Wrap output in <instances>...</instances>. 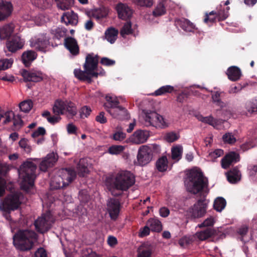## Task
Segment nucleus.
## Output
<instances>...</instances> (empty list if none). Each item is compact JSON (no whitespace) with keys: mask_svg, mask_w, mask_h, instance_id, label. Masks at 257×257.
I'll return each instance as SVG.
<instances>
[{"mask_svg":"<svg viewBox=\"0 0 257 257\" xmlns=\"http://www.w3.org/2000/svg\"><path fill=\"white\" fill-rule=\"evenodd\" d=\"M185 185L189 193L198 195L203 199L207 196L208 193L205 190L207 187V179L199 168H194L189 171Z\"/></svg>","mask_w":257,"mask_h":257,"instance_id":"f257e3e1","label":"nucleus"},{"mask_svg":"<svg viewBox=\"0 0 257 257\" xmlns=\"http://www.w3.org/2000/svg\"><path fill=\"white\" fill-rule=\"evenodd\" d=\"M135 183L134 175L130 171H121L115 176H108L105 180V185L108 190L114 196H118L121 193H117L116 190L125 191L127 190Z\"/></svg>","mask_w":257,"mask_h":257,"instance_id":"f03ea898","label":"nucleus"},{"mask_svg":"<svg viewBox=\"0 0 257 257\" xmlns=\"http://www.w3.org/2000/svg\"><path fill=\"white\" fill-rule=\"evenodd\" d=\"M98 63L97 56H94L93 54H88L83 66L84 70L75 69L74 70L75 77L81 81H86L88 83H91L93 77L97 78L99 75H103L105 73L104 71L100 73L97 72Z\"/></svg>","mask_w":257,"mask_h":257,"instance_id":"7ed1b4c3","label":"nucleus"},{"mask_svg":"<svg viewBox=\"0 0 257 257\" xmlns=\"http://www.w3.org/2000/svg\"><path fill=\"white\" fill-rule=\"evenodd\" d=\"M36 169L37 166L31 161H26L20 166L19 172L22 178L21 186L22 190L28 192L33 188Z\"/></svg>","mask_w":257,"mask_h":257,"instance_id":"20e7f679","label":"nucleus"},{"mask_svg":"<svg viewBox=\"0 0 257 257\" xmlns=\"http://www.w3.org/2000/svg\"><path fill=\"white\" fill-rule=\"evenodd\" d=\"M37 238V234L33 230L20 229L13 236L15 246L21 250H30L33 245V240Z\"/></svg>","mask_w":257,"mask_h":257,"instance_id":"39448f33","label":"nucleus"},{"mask_svg":"<svg viewBox=\"0 0 257 257\" xmlns=\"http://www.w3.org/2000/svg\"><path fill=\"white\" fill-rule=\"evenodd\" d=\"M60 174L55 176L51 180L50 185L52 189H59L67 187L76 176L75 171L70 168L62 169Z\"/></svg>","mask_w":257,"mask_h":257,"instance_id":"423d86ee","label":"nucleus"},{"mask_svg":"<svg viewBox=\"0 0 257 257\" xmlns=\"http://www.w3.org/2000/svg\"><path fill=\"white\" fill-rule=\"evenodd\" d=\"M55 219L50 211H47L34 221L36 230L39 233L47 232L52 227Z\"/></svg>","mask_w":257,"mask_h":257,"instance_id":"0eeeda50","label":"nucleus"},{"mask_svg":"<svg viewBox=\"0 0 257 257\" xmlns=\"http://www.w3.org/2000/svg\"><path fill=\"white\" fill-rule=\"evenodd\" d=\"M53 112L57 114H64L65 111L71 116H75L77 114V110L75 104L68 100L63 101L61 99H57L54 102L52 107Z\"/></svg>","mask_w":257,"mask_h":257,"instance_id":"6e6552de","label":"nucleus"},{"mask_svg":"<svg viewBox=\"0 0 257 257\" xmlns=\"http://www.w3.org/2000/svg\"><path fill=\"white\" fill-rule=\"evenodd\" d=\"M144 120L146 126H152L156 128H164L166 126L163 116L155 111H150L146 112Z\"/></svg>","mask_w":257,"mask_h":257,"instance_id":"1a4fd4ad","label":"nucleus"},{"mask_svg":"<svg viewBox=\"0 0 257 257\" xmlns=\"http://www.w3.org/2000/svg\"><path fill=\"white\" fill-rule=\"evenodd\" d=\"M22 202L20 200V194L17 193L8 195L3 203V210L7 213L19 208Z\"/></svg>","mask_w":257,"mask_h":257,"instance_id":"9d476101","label":"nucleus"},{"mask_svg":"<svg viewBox=\"0 0 257 257\" xmlns=\"http://www.w3.org/2000/svg\"><path fill=\"white\" fill-rule=\"evenodd\" d=\"M106 209L109 217L112 220L115 221L120 213L121 204L118 199L109 198L106 203Z\"/></svg>","mask_w":257,"mask_h":257,"instance_id":"9b49d317","label":"nucleus"},{"mask_svg":"<svg viewBox=\"0 0 257 257\" xmlns=\"http://www.w3.org/2000/svg\"><path fill=\"white\" fill-rule=\"evenodd\" d=\"M152 158L153 151L151 148L147 146H142L140 148L137 155V160L140 165L148 164Z\"/></svg>","mask_w":257,"mask_h":257,"instance_id":"f8f14e48","label":"nucleus"},{"mask_svg":"<svg viewBox=\"0 0 257 257\" xmlns=\"http://www.w3.org/2000/svg\"><path fill=\"white\" fill-rule=\"evenodd\" d=\"M21 73L26 82H38L41 81L44 78L43 74L41 71L36 70L28 71L23 69Z\"/></svg>","mask_w":257,"mask_h":257,"instance_id":"ddd939ff","label":"nucleus"},{"mask_svg":"<svg viewBox=\"0 0 257 257\" xmlns=\"http://www.w3.org/2000/svg\"><path fill=\"white\" fill-rule=\"evenodd\" d=\"M205 199L200 197L197 203L189 209V213L194 218H199L204 215L206 212V204L204 202Z\"/></svg>","mask_w":257,"mask_h":257,"instance_id":"4468645a","label":"nucleus"},{"mask_svg":"<svg viewBox=\"0 0 257 257\" xmlns=\"http://www.w3.org/2000/svg\"><path fill=\"white\" fill-rule=\"evenodd\" d=\"M49 44V40L45 35H40L38 38H35L31 41V46L32 47L42 52L46 51V49Z\"/></svg>","mask_w":257,"mask_h":257,"instance_id":"2eb2a0df","label":"nucleus"},{"mask_svg":"<svg viewBox=\"0 0 257 257\" xmlns=\"http://www.w3.org/2000/svg\"><path fill=\"white\" fill-rule=\"evenodd\" d=\"M13 6L11 2H0V22L7 20L12 14Z\"/></svg>","mask_w":257,"mask_h":257,"instance_id":"dca6fc26","label":"nucleus"},{"mask_svg":"<svg viewBox=\"0 0 257 257\" xmlns=\"http://www.w3.org/2000/svg\"><path fill=\"white\" fill-rule=\"evenodd\" d=\"M24 42V40L22 39L19 36H15L11 40L7 42L6 46L9 51L14 53L23 48Z\"/></svg>","mask_w":257,"mask_h":257,"instance_id":"f3484780","label":"nucleus"},{"mask_svg":"<svg viewBox=\"0 0 257 257\" xmlns=\"http://www.w3.org/2000/svg\"><path fill=\"white\" fill-rule=\"evenodd\" d=\"M57 161V158L54 153H50L44 158L40 164V169L43 172H46L48 168L52 167Z\"/></svg>","mask_w":257,"mask_h":257,"instance_id":"a211bd4d","label":"nucleus"},{"mask_svg":"<svg viewBox=\"0 0 257 257\" xmlns=\"http://www.w3.org/2000/svg\"><path fill=\"white\" fill-rule=\"evenodd\" d=\"M149 137V133L144 130H137L130 137V141L136 144L145 143Z\"/></svg>","mask_w":257,"mask_h":257,"instance_id":"6ab92c4d","label":"nucleus"},{"mask_svg":"<svg viewBox=\"0 0 257 257\" xmlns=\"http://www.w3.org/2000/svg\"><path fill=\"white\" fill-rule=\"evenodd\" d=\"M118 17L124 20L130 19L132 15L133 12L130 7L127 5L119 3L116 7Z\"/></svg>","mask_w":257,"mask_h":257,"instance_id":"aec40b11","label":"nucleus"},{"mask_svg":"<svg viewBox=\"0 0 257 257\" xmlns=\"http://www.w3.org/2000/svg\"><path fill=\"white\" fill-rule=\"evenodd\" d=\"M239 160V155L234 152H231L227 154L221 160V166L224 169H227L234 163Z\"/></svg>","mask_w":257,"mask_h":257,"instance_id":"412c9836","label":"nucleus"},{"mask_svg":"<svg viewBox=\"0 0 257 257\" xmlns=\"http://www.w3.org/2000/svg\"><path fill=\"white\" fill-rule=\"evenodd\" d=\"M199 228L206 227L200 231L197 232L194 237L198 238L199 240L203 241L209 238V218H206L205 221L198 225Z\"/></svg>","mask_w":257,"mask_h":257,"instance_id":"4be33fe9","label":"nucleus"},{"mask_svg":"<svg viewBox=\"0 0 257 257\" xmlns=\"http://www.w3.org/2000/svg\"><path fill=\"white\" fill-rule=\"evenodd\" d=\"M64 45L72 54L73 55L78 54L79 49L75 39L71 37L66 38L64 39Z\"/></svg>","mask_w":257,"mask_h":257,"instance_id":"5701e85b","label":"nucleus"},{"mask_svg":"<svg viewBox=\"0 0 257 257\" xmlns=\"http://www.w3.org/2000/svg\"><path fill=\"white\" fill-rule=\"evenodd\" d=\"M106 102L104 103V107L106 111L113 110L119 106V102L115 96L109 94L105 96Z\"/></svg>","mask_w":257,"mask_h":257,"instance_id":"b1692460","label":"nucleus"},{"mask_svg":"<svg viewBox=\"0 0 257 257\" xmlns=\"http://www.w3.org/2000/svg\"><path fill=\"white\" fill-rule=\"evenodd\" d=\"M61 21L66 25L75 26L78 23V16L73 11L67 12L63 14Z\"/></svg>","mask_w":257,"mask_h":257,"instance_id":"393cba45","label":"nucleus"},{"mask_svg":"<svg viewBox=\"0 0 257 257\" xmlns=\"http://www.w3.org/2000/svg\"><path fill=\"white\" fill-rule=\"evenodd\" d=\"M15 28V25L13 23L0 27V39L5 40L9 38L13 33Z\"/></svg>","mask_w":257,"mask_h":257,"instance_id":"a878e982","label":"nucleus"},{"mask_svg":"<svg viewBox=\"0 0 257 257\" xmlns=\"http://www.w3.org/2000/svg\"><path fill=\"white\" fill-rule=\"evenodd\" d=\"M108 113L113 117L119 119H126L128 117L127 109L119 105L115 109H113V110H108Z\"/></svg>","mask_w":257,"mask_h":257,"instance_id":"bb28decb","label":"nucleus"},{"mask_svg":"<svg viewBox=\"0 0 257 257\" xmlns=\"http://www.w3.org/2000/svg\"><path fill=\"white\" fill-rule=\"evenodd\" d=\"M37 53L33 50H28L23 52L22 61L26 67H29L32 61L37 58Z\"/></svg>","mask_w":257,"mask_h":257,"instance_id":"cd10ccee","label":"nucleus"},{"mask_svg":"<svg viewBox=\"0 0 257 257\" xmlns=\"http://www.w3.org/2000/svg\"><path fill=\"white\" fill-rule=\"evenodd\" d=\"M226 175L227 180L231 183H236L241 180V172L236 168H233L230 170L226 174Z\"/></svg>","mask_w":257,"mask_h":257,"instance_id":"c85d7f7f","label":"nucleus"},{"mask_svg":"<svg viewBox=\"0 0 257 257\" xmlns=\"http://www.w3.org/2000/svg\"><path fill=\"white\" fill-rule=\"evenodd\" d=\"M226 74L230 80L235 81L240 78L241 72L238 67L232 66L228 68Z\"/></svg>","mask_w":257,"mask_h":257,"instance_id":"c756f323","label":"nucleus"},{"mask_svg":"<svg viewBox=\"0 0 257 257\" xmlns=\"http://www.w3.org/2000/svg\"><path fill=\"white\" fill-rule=\"evenodd\" d=\"M118 31L114 28H109L107 29L105 32V37L107 41L111 44H113L116 41Z\"/></svg>","mask_w":257,"mask_h":257,"instance_id":"7c9ffc66","label":"nucleus"},{"mask_svg":"<svg viewBox=\"0 0 257 257\" xmlns=\"http://www.w3.org/2000/svg\"><path fill=\"white\" fill-rule=\"evenodd\" d=\"M246 113L253 114L257 112V96L247 101L244 106Z\"/></svg>","mask_w":257,"mask_h":257,"instance_id":"2f4dec72","label":"nucleus"},{"mask_svg":"<svg viewBox=\"0 0 257 257\" xmlns=\"http://www.w3.org/2000/svg\"><path fill=\"white\" fill-rule=\"evenodd\" d=\"M147 224L150 227L152 231L160 232L162 230L161 222L157 219H149L147 222Z\"/></svg>","mask_w":257,"mask_h":257,"instance_id":"473e14b6","label":"nucleus"},{"mask_svg":"<svg viewBox=\"0 0 257 257\" xmlns=\"http://www.w3.org/2000/svg\"><path fill=\"white\" fill-rule=\"evenodd\" d=\"M168 161L166 156H162L159 158L156 163V166L157 170L161 172L167 171L168 167Z\"/></svg>","mask_w":257,"mask_h":257,"instance_id":"72a5a7b5","label":"nucleus"},{"mask_svg":"<svg viewBox=\"0 0 257 257\" xmlns=\"http://www.w3.org/2000/svg\"><path fill=\"white\" fill-rule=\"evenodd\" d=\"M174 90L175 89L173 86L167 85L163 86L156 90L154 93H152V95L156 96L163 95L167 93H171L173 92Z\"/></svg>","mask_w":257,"mask_h":257,"instance_id":"f704fd0d","label":"nucleus"},{"mask_svg":"<svg viewBox=\"0 0 257 257\" xmlns=\"http://www.w3.org/2000/svg\"><path fill=\"white\" fill-rule=\"evenodd\" d=\"M221 92L218 91L214 92L212 94V101L214 104L218 106L220 109L223 108L226 106V103L221 100Z\"/></svg>","mask_w":257,"mask_h":257,"instance_id":"c9c22d12","label":"nucleus"},{"mask_svg":"<svg viewBox=\"0 0 257 257\" xmlns=\"http://www.w3.org/2000/svg\"><path fill=\"white\" fill-rule=\"evenodd\" d=\"M67 31V29L64 27H58L52 30V34L55 39L60 40L66 36Z\"/></svg>","mask_w":257,"mask_h":257,"instance_id":"e433bc0d","label":"nucleus"},{"mask_svg":"<svg viewBox=\"0 0 257 257\" xmlns=\"http://www.w3.org/2000/svg\"><path fill=\"white\" fill-rule=\"evenodd\" d=\"M226 205L225 200L222 197H217L214 201L213 207L218 212H221Z\"/></svg>","mask_w":257,"mask_h":257,"instance_id":"4c0bfd02","label":"nucleus"},{"mask_svg":"<svg viewBox=\"0 0 257 257\" xmlns=\"http://www.w3.org/2000/svg\"><path fill=\"white\" fill-rule=\"evenodd\" d=\"M171 152L172 159L179 160L183 153V147L180 145H177L172 148Z\"/></svg>","mask_w":257,"mask_h":257,"instance_id":"58836bf2","label":"nucleus"},{"mask_svg":"<svg viewBox=\"0 0 257 257\" xmlns=\"http://www.w3.org/2000/svg\"><path fill=\"white\" fill-rule=\"evenodd\" d=\"M108 10L107 8L103 7L96 10L93 13V16L96 19H101L107 17Z\"/></svg>","mask_w":257,"mask_h":257,"instance_id":"ea45409f","label":"nucleus"},{"mask_svg":"<svg viewBox=\"0 0 257 257\" xmlns=\"http://www.w3.org/2000/svg\"><path fill=\"white\" fill-rule=\"evenodd\" d=\"M177 24L180 27L186 31H190L193 28V24L186 19H182L177 21Z\"/></svg>","mask_w":257,"mask_h":257,"instance_id":"a19ab883","label":"nucleus"},{"mask_svg":"<svg viewBox=\"0 0 257 257\" xmlns=\"http://www.w3.org/2000/svg\"><path fill=\"white\" fill-rule=\"evenodd\" d=\"M15 114L12 111H2L0 112V120L2 118H5L3 123L6 124L12 121L14 117Z\"/></svg>","mask_w":257,"mask_h":257,"instance_id":"79ce46f5","label":"nucleus"},{"mask_svg":"<svg viewBox=\"0 0 257 257\" xmlns=\"http://www.w3.org/2000/svg\"><path fill=\"white\" fill-rule=\"evenodd\" d=\"M13 125L12 129L13 131H19L23 126L24 123L20 115L14 116L13 119Z\"/></svg>","mask_w":257,"mask_h":257,"instance_id":"37998d69","label":"nucleus"},{"mask_svg":"<svg viewBox=\"0 0 257 257\" xmlns=\"http://www.w3.org/2000/svg\"><path fill=\"white\" fill-rule=\"evenodd\" d=\"M33 107V102L31 100H24L19 104V108L21 111L24 112H28Z\"/></svg>","mask_w":257,"mask_h":257,"instance_id":"c03bdc74","label":"nucleus"},{"mask_svg":"<svg viewBox=\"0 0 257 257\" xmlns=\"http://www.w3.org/2000/svg\"><path fill=\"white\" fill-rule=\"evenodd\" d=\"M84 159H80L77 165L78 174L81 177H84L88 171L87 166L84 165Z\"/></svg>","mask_w":257,"mask_h":257,"instance_id":"a18cd8bd","label":"nucleus"},{"mask_svg":"<svg viewBox=\"0 0 257 257\" xmlns=\"http://www.w3.org/2000/svg\"><path fill=\"white\" fill-rule=\"evenodd\" d=\"M166 8L163 3H160L157 5L153 12V14L155 17H159L164 15L166 13Z\"/></svg>","mask_w":257,"mask_h":257,"instance_id":"49530a36","label":"nucleus"},{"mask_svg":"<svg viewBox=\"0 0 257 257\" xmlns=\"http://www.w3.org/2000/svg\"><path fill=\"white\" fill-rule=\"evenodd\" d=\"M120 35L124 37L125 35H128L133 33L132 23L130 21L126 22L120 30Z\"/></svg>","mask_w":257,"mask_h":257,"instance_id":"de8ad7c7","label":"nucleus"},{"mask_svg":"<svg viewBox=\"0 0 257 257\" xmlns=\"http://www.w3.org/2000/svg\"><path fill=\"white\" fill-rule=\"evenodd\" d=\"M73 0H60L57 4L58 7L62 10H68L73 5Z\"/></svg>","mask_w":257,"mask_h":257,"instance_id":"09e8293b","label":"nucleus"},{"mask_svg":"<svg viewBox=\"0 0 257 257\" xmlns=\"http://www.w3.org/2000/svg\"><path fill=\"white\" fill-rule=\"evenodd\" d=\"M124 149V147L122 146L112 145L109 148L108 152L111 155H118L121 153Z\"/></svg>","mask_w":257,"mask_h":257,"instance_id":"8fccbe9b","label":"nucleus"},{"mask_svg":"<svg viewBox=\"0 0 257 257\" xmlns=\"http://www.w3.org/2000/svg\"><path fill=\"white\" fill-rule=\"evenodd\" d=\"M190 95V92L188 91H183L177 96L176 100L178 102L180 103H183L186 102L188 97Z\"/></svg>","mask_w":257,"mask_h":257,"instance_id":"3c124183","label":"nucleus"},{"mask_svg":"<svg viewBox=\"0 0 257 257\" xmlns=\"http://www.w3.org/2000/svg\"><path fill=\"white\" fill-rule=\"evenodd\" d=\"M13 63L12 59H4L0 60V70H6L11 67Z\"/></svg>","mask_w":257,"mask_h":257,"instance_id":"603ef678","label":"nucleus"},{"mask_svg":"<svg viewBox=\"0 0 257 257\" xmlns=\"http://www.w3.org/2000/svg\"><path fill=\"white\" fill-rule=\"evenodd\" d=\"M179 138V135L174 132H170L167 133L165 136V140L169 143H172Z\"/></svg>","mask_w":257,"mask_h":257,"instance_id":"864d4df0","label":"nucleus"},{"mask_svg":"<svg viewBox=\"0 0 257 257\" xmlns=\"http://www.w3.org/2000/svg\"><path fill=\"white\" fill-rule=\"evenodd\" d=\"M134 3L141 7H151L153 5V0H132Z\"/></svg>","mask_w":257,"mask_h":257,"instance_id":"5fc2aeb1","label":"nucleus"},{"mask_svg":"<svg viewBox=\"0 0 257 257\" xmlns=\"http://www.w3.org/2000/svg\"><path fill=\"white\" fill-rule=\"evenodd\" d=\"M222 139L225 143L232 144L236 142V139L231 133H226L222 137Z\"/></svg>","mask_w":257,"mask_h":257,"instance_id":"6e6d98bb","label":"nucleus"},{"mask_svg":"<svg viewBox=\"0 0 257 257\" xmlns=\"http://www.w3.org/2000/svg\"><path fill=\"white\" fill-rule=\"evenodd\" d=\"M222 235L221 231L219 229H210V238L212 237L214 240L218 239Z\"/></svg>","mask_w":257,"mask_h":257,"instance_id":"4d7b16f0","label":"nucleus"},{"mask_svg":"<svg viewBox=\"0 0 257 257\" xmlns=\"http://www.w3.org/2000/svg\"><path fill=\"white\" fill-rule=\"evenodd\" d=\"M19 146L21 148H23L27 153L31 152V147L28 145L27 141L25 139H22L20 141Z\"/></svg>","mask_w":257,"mask_h":257,"instance_id":"13d9d810","label":"nucleus"},{"mask_svg":"<svg viewBox=\"0 0 257 257\" xmlns=\"http://www.w3.org/2000/svg\"><path fill=\"white\" fill-rule=\"evenodd\" d=\"M152 253V249L149 248H144L139 250L138 257H150Z\"/></svg>","mask_w":257,"mask_h":257,"instance_id":"bf43d9fd","label":"nucleus"},{"mask_svg":"<svg viewBox=\"0 0 257 257\" xmlns=\"http://www.w3.org/2000/svg\"><path fill=\"white\" fill-rule=\"evenodd\" d=\"M54 114V115L51 116L47 118V121L52 124H55L60 121L61 119L60 116L61 114H57L53 112Z\"/></svg>","mask_w":257,"mask_h":257,"instance_id":"052dcab7","label":"nucleus"},{"mask_svg":"<svg viewBox=\"0 0 257 257\" xmlns=\"http://www.w3.org/2000/svg\"><path fill=\"white\" fill-rule=\"evenodd\" d=\"M91 112V109L90 107L84 106L82 107L80 111V115L81 118L87 117H88Z\"/></svg>","mask_w":257,"mask_h":257,"instance_id":"680f3d73","label":"nucleus"},{"mask_svg":"<svg viewBox=\"0 0 257 257\" xmlns=\"http://www.w3.org/2000/svg\"><path fill=\"white\" fill-rule=\"evenodd\" d=\"M151 230V229H150V227L147 225L140 229L139 236L140 237L146 236L149 235Z\"/></svg>","mask_w":257,"mask_h":257,"instance_id":"e2e57ef3","label":"nucleus"},{"mask_svg":"<svg viewBox=\"0 0 257 257\" xmlns=\"http://www.w3.org/2000/svg\"><path fill=\"white\" fill-rule=\"evenodd\" d=\"M222 123L223 121L222 120H216L213 118H211V117L210 116V125H211L214 128L220 129L222 127Z\"/></svg>","mask_w":257,"mask_h":257,"instance_id":"0e129e2a","label":"nucleus"},{"mask_svg":"<svg viewBox=\"0 0 257 257\" xmlns=\"http://www.w3.org/2000/svg\"><path fill=\"white\" fill-rule=\"evenodd\" d=\"M192 241V238H190V237H184L180 239L179 243L181 246L186 247L190 244Z\"/></svg>","mask_w":257,"mask_h":257,"instance_id":"69168bd1","label":"nucleus"},{"mask_svg":"<svg viewBox=\"0 0 257 257\" xmlns=\"http://www.w3.org/2000/svg\"><path fill=\"white\" fill-rule=\"evenodd\" d=\"M105 113L103 111H101L96 116L95 120L100 123L104 124L107 122V118L104 116Z\"/></svg>","mask_w":257,"mask_h":257,"instance_id":"338daca9","label":"nucleus"},{"mask_svg":"<svg viewBox=\"0 0 257 257\" xmlns=\"http://www.w3.org/2000/svg\"><path fill=\"white\" fill-rule=\"evenodd\" d=\"M223 154V151L221 149H216L214 150L213 152L210 153V157L212 159V160L214 161V159L220 157Z\"/></svg>","mask_w":257,"mask_h":257,"instance_id":"774afa93","label":"nucleus"}]
</instances>
